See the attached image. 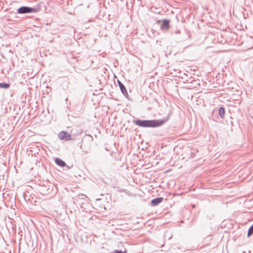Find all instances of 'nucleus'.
Segmentation results:
<instances>
[{
	"label": "nucleus",
	"instance_id": "nucleus-1",
	"mask_svg": "<svg viewBox=\"0 0 253 253\" xmlns=\"http://www.w3.org/2000/svg\"><path fill=\"white\" fill-rule=\"evenodd\" d=\"M134 123L141 127H155L161 126L165 121L163 120H139L134 121Z\"/></svg>",
	"mask_w": 253,
	"mask_h": 253
},
{
	"label": "nucleus",
	"instance_id": "nucleus-2",
	"mask_svg": "<svg viewBox=\"0 0 253 253\" xmlns=\"http://www.w3.org/2000/svg\"><path fill=\"white\" fill-rule=\"evenodd\" d=\"M17 12L18 13L23 14L29 12H35L36 10L34 8L22 6L18 9Z\"/></svg>",
	"mask_w": 253,
	"mask_h": 253
},
{
	"label": "nucleus",
	"instance_id": "nucleus-3",
	"mask_svg": "<svg viewBox=\"0 0 253 253\" xmlns=\"http://www.w3.org/2000/svg\"><path fill=\"white\" fill-rule=\"evenodd\" d=\"M58 136L61 140L68 141L71 139V135L65 131H60L58 133Z\"/></svg>",
	"mask_w": 253,
	"mask_h": 253
},
{
	"label": "nucleus",
	"instance_id": "nucleus-4",
	"mask_svg": "<svg viewBox=\"0 0 253 253\" xmlns=\"http://www.w3.org/2000/svg\"><path fill=\"white\" fill-rule=\"evenodd\" d=\"M163 198L162 197L153 199V200L151 201V204L152 206H155L160 204V203H161L163 201Z\"/></svg>",
	"mask_w": 253,
	"mask_h": 253
},
{
	"label": "nucleus",
	"instance_id": "nucleus-5",
	"mask_svg": "<svg viewBox=\"0 0 253 253\" xmlns=\"http://www.w3.org/2000/svg\"><path fill=\"white\" fill-rule=\"evenodd\" d=\"M118 83L122 93L125 95L127 94V90L123 84L120 81H118Z\"/></svg>",
	"mask_w": 253,
	"mask_h": 253
},
{
	"label": "nucleus",
	"instance_id": "nucleus-6",
	"mask_svg": "<svg viewBox=\"0 0 253 253\" xmlns=\"http://www.w3.org/2000/svg\"><path fill=\"white\" fill-rule=\"evenodd\" d=\"M55 161V163L60 167H63L66 165V163L63 161L59 158H56Z\"/></svg>",
	"mask_w": 253,
	"mask_h": 253
},
{
	"label": "nucleus",
	"instance_id": "nucleus-7",
	"mask_svg": "<svg viewBox=\"0 0 253 253\" xmlns=\"http://www.w3.org/2000/svg\"><path fill=\"white\" fill-rule=\"evenodd\" d=\"M169 21L168 20H164L163 21V23L162 25V27L163 28H165L166 29H168L169 28Z\"/></svg>",
	"mask_w": 253,
	"mask_h": 253
},
{
	"label": "nucleus",
	"instance_id": "nucleus-8",
	"mask_svg": "<svg viewBox=\"0 0 253 253\" xmlns=\"http://www.w3.org/2000/svg\"><path fill=\"white\" fill-rule=\"evenodd\" d=\"M219 114L221 118H223L225 115V110L224 108L220 107L219 109Z\"/></svg>",
	"mask_w": 253,
	"mask_h": 253
},
{
	"label": "nucleus",
	"instance_id": "nucleus-9",
	"mask_svg": "<svg viewBox=\"0 0 253 253\" xmlns=\"http://www.w3.org/2000/svg\"><path fill=\"white\" fill-rule=\"evenodd\" d=\"M10 84H8L0 83V87L2 88H7L9 87Z\"/></svg>",
	"mask_w": 253,
	"mask_h": 253
},
{
	"label": "nucleus",
	"instance_id": "nucleus-10",
	"mask_svg": "<svg viewBox=\"0 0 253 253\" xmlns=\"http://www.w3.org/2000/svg\"><path fill=\"white\" fill-rule=\"evenodd\" d=\"M253 233V225L250 227L248 230V236H250Z\"/></svg>",
	"mask_w": 253,
	"mask_h": 253
},
{
	"label": "nucleus",
	"instance_id": "nucleus-11",
	"mask_svg": "<svg viewBox=\"0 0 253 253\" xmlns=\"http://www.w3.org/2000/svg\"><path fill=\"white\" fill-rule=\"evenodd\" d=\"M111 253H127V251L126 249H125L124 251H119V250H115L113 252H112Z\"/></svg>",
	"mask_w": 253,
	"mask_h": 253
}]
</instances>
